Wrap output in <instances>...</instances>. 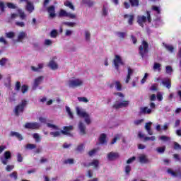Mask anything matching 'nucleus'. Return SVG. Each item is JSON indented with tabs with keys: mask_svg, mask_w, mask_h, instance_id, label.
<instances>
[{
	"mask_svg": "<svg viewBox=\"0 0 181 181\" xmlns=\"http://www.w3.org/2000/svg\"><path fill=\"white\" fill-rule=\"evenodd\" d=\"M149 52V44L148 42L143 40L141 45L139 47V54L144 59Z\"/></svg>",
	"mask_w": 181,
	"mask_h": 181,
	"instance_id": "1",
	"label": "nucleus"
},
{
	"mask_svg": "<svg viewBox=\"0 0 181 181\" xmlns=\"http://www.w3.org/2000/svg\"><path fill=\"white\" fill-rule=\"evenodd\" d=\"M28 105V100H23L20 104L16 106L13 112L16 117H19L20 114H23V111H25V107Z\"/></svg>",
	"mask_w": 181,
	"mask_h": 181,
	"instance_id": "2",
	"label": "nucleus"
},
{
	"mask_svg": "<svg viewBox=\"0 0 181 181\" xmlns=\"http://www.w3.org/2000/svg\"><path fill=\"white\" fill-rule=\"evenodd\" d=\"M129 105V101L122 99H118L117 101L112 105L115 110H119V108H127Z\"/></svg>",
	"mask_w": 181,
	"mask_h": 181,
	"instance_id": "3",
	"label": "nucleus"
},
{
	"mask_svg": "<svg viewBox=\"0 0 181 181\" xmlns=\"http://www.w3.org/2000/svg\"><path fill=\"white\" fill-rule=\"evenodd\" d=\"M83 84V82L80 78H75V79L69 80L68 81V86L69 88H77V87H81Z\"/></svg>",
	"mask_w": 181,
	"mask_h": 181,
	"instance_id": "4",
	"label": "nucleus"
},
{
	"mask_svg": "<svg viewBox=\"0 0 181 181\" xmlns=\"http://www.w3.org/2000/svg\"><path fill=\"white\" fill-rule=\"evenodd\" d=\"M113 64L115 66V69L118 71L119 70V66H124V61H122V58L119 55H115L113 59Z\"/></svg>",
	"mask_w": 181,
	"mask_h": 181,
	"instance_id": "5",
	"label": "nucleus"
},
{
	"mask_svg": "<svg viewBox=\"0 0 181 181\" xmlns=\"http://www.w3.org/2000/svg\"><path fill=\"white\" fill-rule=\"evenodd\" d=\"M119 153L118 152L111 151L107 155V159L110 162H113L114 160H117V159H119Z\"/></svg>",
	"mask_w": 181,
	"mask_h": 181,
	"instance_id": "6",
	"label": "nucleus"
},
{
	"mask_svg": "<svg viewBox=\"0 0 181 181\" xmlns=\"http://www.w3.org/2000/svg\"><path fill=\"white\" fill-rule=\"evenodd\" d=\"M4 156V159L3 158H1V163H3V165H8V161L12 159V153L9 151H5Z\"/></svg>",
	"mask_w": 181,
	"mask_h": 181,
	"instance_id": "7",
	"label": "nucleus"
},
{
	"mask_svg": "<svg viewBox=\"0 0 181 181\" xmlns=\"http://www.w3.org/2000/svg\"><path fill=\"white\" fill-rule=\"evenodd\" d=\"M24 127L26 129H39L40 124L37 122H27Z\"/></svg>",
	"mask_w": 181,
	"mask_h": 181,
	"instance_id": "8",
	"label": "nucleus"
},
{
	"mask_svg": "<svg viewBox=\"0 0 181 181\" xmlns=\"http://www.w3.org/2000/svg\"><path fill=\"white\" fill-rule=\"evenodd\" d=\"M43 80H45V77L43 76H38L37 78H35L34 81L33 90H36V88H37V87L42 84Z\"/></svg>",
	"mask_w": 181,
	"mask_h": 181,
	"instance_id": "9",
	"label": "nucleus"
},
{
	"mask_svg": "<svg viewBox=\"0 0 181 181\" xmlns=\"http://www.w3.org/2000/svg\"><path fill=\"white\" fill-rule=\"evenodd\" d=\"M47 11L49 15V18H52V19L56 18V8L54 7V6H49L48 8H47Z\"/></svg>",
	"mask_w": 181,
	"mask_h": 181,
	"instance_id": "10",
	"label": "nucleus"
},
{
	"mask_svg": "<svg viewBox=\"0 0 181 181\" xmlns=\"http://www.w3.org/2000/svg\"><path fill=\"white\" fill-rule=\"evenodd\" d=\"M64 130H61L62 134L63 135H70V132L73 131L74 128L73 126L69 125V126H64L63 127Z\"/></svg>",
	"mask_w": 181,
	"mask_h": 181,
	"instance_id": "11",
	"label": "nucleus"
},
{
	"mask_svg": "<svg viewBox=\"0 0 181 181\" xmlns=\"http://www.w3.org/2000/svg\"><path fill=\"white\" fill-rule=\"evenodd\" d=\"M78 129L80 131L81 135H86V134H87V132H86V129H87V127H86V124L83 123V122H79Z\"/></svg>",
	"mask_w": 181,
	"mask_h": 181,
	"instance_id": "12",
	"label": "nucleus"
},
{
	"mask_svg": "<svg viewBox=\"0 0 181 181\" xmlns=\"http://www.w3.org/2000/svg\"><path fill=\"white\" fill-rule=\"evenodd\" d=\"M146 22V16H138L137 23L141 28H144V23Z\"/></svg>",
	"mask_w": 181,
	"mask_h": 181,
	"instance_id": "13",
	"label": "nucleus"
},
{
	"mask_svg": "<svg viewBox=\"0 0 181 181\" xmlns=\"http://www.w3.org/2000/svg\"><path fill=\"white\" fill-rule=\"evenodd\" d=\"M162 84L168 90L172 88V81L168 78H165L162 81Z\"/></svg>",
	"mask_w": 181,
	"mask_h": 181,
	"instance_id": "14",
	"label": "nucleus"
},
{
	"mask_svg": "<svg viewBox=\"0 0 181 181\" xmlns=\"http://www.w3.org/2000/svg\"><path fill=\"white\" fill-rule=\"evenodd\" d=\"M133 74H134V69L129 67L127 69V76L125 78L126 84H128V83H129V81L131 80V76Z\"/></svg>",
	"mask_w": 181,
	"mask_h": 181,
	"instance_id": "15",
	"label": "nucleus"
},
{
	"mask_svg": "<svg viewBox=\"0 0 181 181\" xmlns=\"http://www.w3.org/2000/svg\"><path fill=\"white\" fill-rule=\"evenodd\" d=\"M25 9L28 12H29V13H32V12L35 11V6H33V4H32V2L28 1Z\"/></svg>",
	"mask_w": 181,
	"mask_h": 181,
	"instance_id": "16",
	"label": "nucleus"
},
{
	"mask_svg": "<svg viewBox=\"0 0 181 181\" xmlns=\"http://www.w3.org/2000/svg\"><path fill=\"white\" fill-rule=\"evenodd\" d=\"M129 18V20H128V23L129 25H134V14H131V15H128V14H124V19H127Z\"/></svg>",
	"mask_w": 181,
	"mask_h": 181,
	"instance_id": "17",
	"label": "nucleus"
},
{
	"mask_svg": "<svg viewBox=\"0 0 181 181\" xmlns=\"http://www.w3.org/2000/svg\"><path fill=\"white\" fill-rule=\"evenodd\" d=\"M99 142L101 145H105L107 144V134L103 133L99 137Z\"/></svg>",
	"mask_w": 181,
	"mask_h": 181,
	"instance_id": "18",
	"label": "nucleus"
},
{
	"mask_svg": "<svg viewBox=\"0 0 181 181\" xmlns=\"http://www.w3.org/2000/svg\"><path fill=\"white\" fill-rule=\"evenodd\" d=\"M152 112V109H149L148 108V107H141L140 108V112L139 114L142 115V114H151Z\"/></svg>",
	"mask_w": 181,
	"mask_h": 181,
	"instance_id": "19",
	"label": "nucleus"
},
{
	"mask_svg": "<svg viewBox=\"0 0 181 181\" xmlns=\"http://www.w3.org/2000/svg\"><path fill=\"white\" fill-rule=\"evenodd\" d=\"M25 37H28V34L23 31L20 32L18 35L17 42H22Z\"/></svg>",
	"mask_w": 181,
	"mask_h": 181,
	"instance_id": "20",
	"label": "nucleus"
},
{
	"mask_svg": "<svg viewBox=\"0 0 181 181\" xmlns=\"http://www.w3.org/2000/svg\"><path fill=\"white\" fill-rule=\"evenodd\" d=\"M76 114L77 115H78V117H80L81 118H84L85 117H87V115H88V113L82 111L80 108L76 107Z\"/></svg>",
	"mask_w": 181,
	"mask_h": 181,
	"instance_id": "21",
	"label": "nucleus"
},
{
	"mask_svg": "<svg viewBox=\"0 0 181 181\" xmlns=\"http://www.w3.org/2000/svg\"><path fill=\"white\" fill-rule=\"evenodd\" d=\"M48 66L52 69V70H57V69H59V66L54 60H51Z\"/></svg>",
	"mask_w": 181,
	"mask_h": 181,
	"instance_id": "22",
	"label": "nucleus"
},
{
	"mask_svg": "<svg viewBox=\"0 0 181 181\" xmlns=\"http://www.w3.org/2000/svg\"><path fill=\"white\" fill-rule=\"evenodd\" d=\"M11 136H16L18 141H22L23 140V136H22V134L16 132H11Z\"/></svg>",
	"mask_w": 181,
	"mask_h": 181,
	"instance_id": "23",
	"label": "nucleus"
},
{
	"mask_svg": "<svg viewBox=\"0 0 181 181\" xmlns=\"http://www.w3.org/2000/svg\"><path fill=\"white\" fill-rule=\"evenodd\" d=\"M132 8H138L139 6V0H129Z\"/></svg>",
	"mask_w": 181,
	"mask_h": 181,
	"instance_id": "24",
	"label": "nucleus"
},
{
	"mask_svg": "<svg viewBox=\"0 0 181 181\" xmlns=\"http://www.w3.org/2000/svg\"><path fill=\"white\" fill-rule=\"evenodd\" d=\"M99 165H100V161H98V160L97 159H94L93 160L92 162L88 163V166H94L95 169L98 168Z\"/></svg>",
	"mask_w": 181,
	"mask_h": 181,
	"instance_id": "25",
	"label": "nucleus"
},
{
	"mask_svg": "<svg viewBox=\"0 0 181 181\" xmlns=\"http://www.w3.org/2000/svg\"><path fill=\"white\" fill-rule=\"evenodd\" d=\"M58 16L59 18H67V16H69V13L64 9H61Z\"/></svg>",
	"mask_w": 181,
	"mask_h": 181,
	"instance_id": "26",
	"label": "nucleus"
},
{
	"mask_svg": "<svg viewBox=\"0 0 181 181\" xmlns=\"http://www.w3.org/2000/svg\"><path fill=\"white\" fill-rule=\"evenodd\" d=\"M17 12L19 14L20 19H21V21L26 19V14H25V12L22 11V9L21 8L18 9Z\"/></svg>",
	"mask_w": 181,
	"mask_h": 181,
	"instance_id": "27",
	"label": "nucleus"
},
{
	"mask_svg": "<svg viewBox=\"0 0 181 181\" xmlns=\"http://www.w3.org/2000/svg\"><path fill=\"white\" fill-rule=\"evenodd\" d=\"M139 162L140 163H148L149 160H148V158H146V156L145 155H141L139 158Z\"/></svg>",
	"mask_w": 181,
	"mask_h": 181,
	"instance_id": "28",
	"label": "nucleus"
},
{
	"mask_svg": "<svg viewBox=\"0 0 181 181\" xmlns=\"http://www.w3.org/2000/svg\"><path fill=\"white\" fill-rule=\"evenodd\" d=\"M64 6H66L67 8H69V9H71V11H74V6L73 4L69 1H66L64 3Z\"/></svg>",
	"mask_w": 181,
	"mask_h": 181,
	"instance_id": "29",
	"label": "nucleus"
},
{
	"mask_svg": "<svg viewBox=\"0 0 181 181\" xmlns=\"http://www.w3.org/2000/svg\"><path fill=\"white\" fill-rule=\"evenodd\" d=\"M115 86L117 91H121L122 90V85L121 84V82H119V81H115Z\"/></svg>",
	"mask_w": 181,
	"mask_h": 181,
	"instance_id": "30",
	"label": "nucleus"
},
{
	"mask_svg": "<svg viewBox=\"0 0 181 181\" xmlns=\"http://www.w3.org/2000/svg\"><path fill=\"white\" fill-rule=\"evenodd\" d=\"M83 4L88 6L90 8L94 5V1L91 0H82Z\"/></svg>",
	"mask_w": 181,
	"mask_h": 181,
	"instance_id": "31",
	"label": "nucleus"
},
{
	"mask_svg": "<svg viewBox=\"0 0 181 181\" xmlns=\"http://www.w3.org/2000/svg\"><path fill=\"white\" fill-rule=\"evenodd\" d=\"M49 134L51 136H53V138H57V136H60V135H62V131L52 132Z\"/></svg>",
	"mask_w": 181,
	"mask_h": 181,
	"instance_id": "32",
	"label": "nucleus"
},
{
	"mask_svg": "<svg viewBox=\"0 0 181 181\" xmlns=\"http://www.w3.org/2000/svg\"><path fill=\"white\" fill-rule=\"evenodd\" d=\"M43 64H38V67L31 66V70H33V71H40V70L43 68Z\"/></svg>",
	"mask_w": 181,
	"mask_h": 181,
	"instance_id": "33",
	"label": "nucleus"
},
{
	"mask_svg": "<svg viewBox=\"0 0 181 181\" xmlns=\"http://www.w3.org/2000/svg\"><path fill=\"white\" fill-rule=\"evenodd\" d=\"M57 35H59V33L57 32V30H52L50 33V36L53 39H56L57 37Z\"/></svg>",
	"mask_w": 181,
	"mask_h": 181,
	"instance_id": "34",
	"label": "nucleus"
},
{
	"mask_svg": "<svg viewBox=\"0 0 181 181\" xmlns=\"http://www.w3.org/2000/svg\"><path fill=\"white\" fill-rule=\"evenodd\" d=\"M165 47L168 50V52H170V53H173L175 50V47H173V45H165Z\"/></svg>",
	"mask_w": 181,
	"mask_h": 181,
	"instance_id": "35",
	"label": "nucleus"
},
{
	"mask_svg": "<svg viewBox=\"0 0 181 181\" xmlns=\"http://www.w3.org/2000/svg\"><path fill=\"white\" fill-rule=\"evenodd\" d=\"M9 177L14 180H18V172L13 171L9 175Z\"/></svg>",
	"mask_w": 181,
	"mask_h": 181,
	"instance_id": "36",
	"label": "nucleus"
},
{
	"mask_svg": "<svg viewBox=\"0 0 181 181\" xmlns=\"http://www.w3.org/2000/svg\"><path fill=\"white\" fill-rule=\"evenodd\" d=\"M47 127L48 128H52V129H55L56 131H59V126H57L55 124H50V123H47Z\"/></svg>",
	"mask_w": 181,
	"mask_h": 181,
	"instance_id": "37",
	"label": "nucleus"
},
{
	"mask_svg": "<svg viewBox=\"0 0 181 181\" xmlns=\"http://www.w3.org/2000/svg\"><path fill=\"white\" fill-rule=\"evenodd\" d=\"M131 170H132V169L131 168V165H127L125 166L124 172H125L126 175H129V173H131Z\"/></svg>",
	"mask_w": 181,
	"mask_h": 181,
	"instance_id": "38",
	"label": "nucleus"
},
{
	"mask_svg": "<svg viewBox=\"0 0 181 181\" xmlns=\"http://www.w3.org/2000/svg\"><path fill=\"white\" fill-rule=\"evenodd\" d=\"M91 38V33H90V31L85 30V39L88 42L90 39Z\"/></svg>",
	"mask_w": 181,
	"mask_h": 181,
	"instance_id": "39",
	"label": "nucleus"
},
{
	"mask_svg": "<svg viewBox=\"0 0 181 181\" xmlns=\"http://www.w3.org/2000/svg\"><path fill=\"white\" fill-rule=\"evenodd\" d=\"M6 37H7L8 39H13V37H15V33L8 32L6 33Z\"/></svg>",
	"mask_w": 181,
	"mask_h": 181,
	"instance_id": "40",
	"label": "nucleus"
},
{
	"mask_svg": "<svg viewBox=\"0 0 181 181\" xmlns=\"http://www.w3.org/2000/svg\"><path fill=\"white\" fill-rule=\"evenodd\" d=\"M173 144H174V147H173V148H174L175 151H181V145L179 144V143L175 141Z\"/></svg>",
	"mask_w": 181,
	"mask_h": 181,
	"instance_id": "41",
	"label": "nucleus"
},
{
	"mask_svg": "<svg viewBox=\"0 0 181 181\" xmlns=\"http://www.w3.org/2000/svg\"><path fill=\"white\" fill-rule=\"evenodd\" d=\"M116 35L119 36L121 39H125V36H127V33L123 32H117Z\"/></svg>",
	"mask_w": 181,
	"mask_h": 181,
	"instance_id": "42",
	"label": "nucleus"
},
{
	"mask_svg": "<svg viewBox=\"0 0 181 181\" xmlns=\"http://www.w3.org/2000/svg\"><path fill=\"white\" fill-rule=\"evenodd\" d=\"M34 139H35V142H40L41 139H40V136H39V134L37 133H35L33 135Z\"/></svg>",
	"mask_w": 181,
	"mask_h": 181,
	"instance_id": "43",
	"label": "nucleus"
},
{
	"mask_svg": "<svg viewBox=\"0 0 181 181\" xmlns=\"http://www.w3.org/2000/svg\"><path fill=\"white\" fill-rule=\"evenodd\" d=\"M83 118H85V122L87 124V125H90L91 124V119H90V115H87V116H85Z\"/></svg>",
	"mask_w": 181,
	"mask_h": 181,
	"instance_id": "44",
	"label": "nucleus"
},
{
	"mask_svg": "<svg viewBox=\"0 0 181 181\" xmlns=\"http://www.w3.org/2000/svg\"><path fill=\"white\" fill-rule=\"evenodd\" d=\"M160 64L155 62L153 69V70H158V71H160Z\"/></svg>",
	"mask_w": 181,
	"mask_h": 181,
	"instance_id": "45",
	"label": "nucleus"
},
{
	"mask_svg": "<svg viewBox=\"0 0 181 181\" xmlns=\"http://www.w3.org/2000/svg\"><path fill=\"white\" fill-rule=\"evenodd\" d=\"M26 149H35L36 148V144H28L25 146Z\"/></svg>",
	"mask_w": 181,
	"mask_h": 181,
	"instance_id": "46",
	"label": "nucleus"
},
{
	"mask_svg": "<svg viewBox=\"0 0 181 181\" xmlns=\"http://www.w3.org/2000/svg\"><path fill=\"white\" fill-rule=\"evenodd\" d=\"M6 5L9 9H16V5L13 4V3L8 2Z\"/></svg>",
	"mask_w": 181,
	"mask_h": 181,
	"instance_id": "47",
	"label": "nucleus"
},
{
	"mask_svg": "<svg viewBox=\"0 0 181 181\" xmlns=\"http://www.w3.org/2000/svg\"><path fill=\"white\" fill-rule=\"evenodd\" d=\"M165 70H166L167 74H172V73L173 72V69H172V66H167L165 67Z\"/></svg>",
	"mask_w": 181,
	"mask_h": 181,
	"instance_id": "48",
	"label": "nucleus"
},
{
	"mask_svg": "<svg viewBox=\"0 0 181 181\" xmlns=\"http://www.w3.org/2000/svg\"><path fill=\"white\" fill-rule=\"evenodd\" d=\"M66 112H68V115H69L70 118H73V112H71V110L69 106H66Z\"/></svg>",
	"mask_w": 181,
	"mask_h": 181,
	"instance_id": "49",
	"label": "nucleus"
},
{
	"mask_svg": "<svg viewBox=\"0 0 181 181\" xmlns=\"http://www.w3.org/2000/svg\"><path fill=\"white\" fill-rule=\"evenodd\" d=\"M16 25L19 28H25V23L23 21H16Z\"/></svg>",
	"mask_w": 181,
	"mask_h": 181,
	"instance_id": "50",
	"label": "nucleus"
},
{
	"mask_svg": "<svg viewBox=\"0 0 181 181\" xmlns=\"http://www.w3.org/2000/svg\"><path fill=\"white\" fill-rule=\"evenodd\" d=\"M21 82L17 81L16 83L15 90L16 91H21Z\"/></svg>",
	"mask_w": 181,
	"mask_h": 181,
	"instance_id": "51",
	"label": "nucleus"
},
{
	"mask_svg": "<svg viewBox=\"0 0 181 181\" xmlns=\"http://www.w3.org/2000/svg\"><path fill=\"white\" fill-rule=\"evenodd\" d=\"M78 100L81 103H88V99H87L86 97H78Z\"/></svg>",
	"mask_w": 181,
	"mask_h": 181,
	"instance_id": "52",
	"label": "nucleus"
},
{
	"mask_svg": "<svg viewBox=\"0 0 181 181\" xmlns=\"http://www.w3.org/2000/svg\"><path fill=\"white\" fill-rule=\"evenodd\" d=\"M64 24H65L66 26H69V28H74V26H76V23L73 22H65Z\"/></svg>",
	"mask_w": 181,
	"mask_h": 181,
	"instance_id": "53",
	"label": "nucleus"
},
{
	"mask_svg": "<svg viewBox=\"0 0 181 181\" xmlns=\"http://www.w3.org/2000/svg\"><path fill=\"white\" fill-rule=\"evenodd\" d=\"M151 91H158V83H153L150 88Z\"/></svg>",
	"mask_w": 181,
	"mask_h": 181,
	"instance_id": "54",
	"label": "nucleus"
},
{
	"mask_svg": "<svg viewBox=\"0 0 181 181\" xmlns=\"http://www.w3.org/2000/svg\"><path fill=\"white\" fill-rule=\"evenodd\" d=\"M146 19L148 22V23H151L152 22V18L151 17V12L150 11H146Z\"/></svg>",
	"mask_w": 181,
	"mask_h": 181,
	"instance_id": "55",
	"label": "nucleus"
},
{
	"mask_svg": "<svg viewBox=\"0 0 181 181\" xmlns=\"http://www.w3.org/2000/svg\"><path fill=\"white\" fill-rule=\"evenodd\" d=\"M28 88H29L28 87V86L23 85L21 86V91H22L23 94H25V93H26V91H28Z\"/></svg>",
	"mask_w": 181,
	"mask_h": 181,
	"instance_id": "56",
	"label": "nucleus"
},
{
	"mask_svg": "<svg viewBox=\"0 0 181 181\" xmlns=\"http://www.w3.org/2000/svg\"><path fill=\"white\" fill-rule=\"evenodd\" d=\"M165 149H166V148L165 146L158 147L156 148V151H157V152H158V153H163V152H165Z\"/></svg>",
	"mask_w": 181,
	"mask_h": 181,
	"instance_id": "57",
	"label": "nucleus"
},
{
	"mask_svg": "<svg viewBox=\"0 0 181 181\" xmlns=\"http://www.w3.org/2000/svg\"><path fill=\"white\" fill-rule=\"evenodd\" d=\"M17 161L23 162V157L22 156V154H21V153H18L17 154Z\"/></svg>",
	"mask_w": 181,
	"mask_h": 181,
	"instance_id": "58",
	"label": "nucleus"
},
{
	"mask_svg": "<svg viewBox=\"0 0 181 181\" xmlns=\"http://www.w3.org/2000/svg\"><path fill=\"white\" fill-rule=\"evenodd\" d=\"M96 153H97V148H93L88 153V155H89L90 156H93V155H95Z\"/></svg>",
	"mask_w": 181,
	"mask_h": 181,
	"instance_id": "59",
	"label": "nucleus"
},
{
	"mask_svg": "<svg viewBox=\"0 0 181 181\" xmlns=\"http://www.w3.org/2000/svg\"><path fill=\"white\" fill-rule=\"evenodd\" d=\"M84 148V145L80 144L77 146L76 148V152H82L83 149Z\"/></svg>",
	"mask_w": 181,
	"mask_h": 181,
	"instance_id": "60",
	"label": "nucleus"
},
{
	"mask_svg": "<svg viewBox=\"0 0 181 181\" xmlns=\"http://www.w3.org/2000/svg\"><path fill=\"white\" fill-rule=\"evenodd\" d=\"M136 159V156H133V157L129 158V159L127 160V165H129V164L132 163V162H134V160H135Z\"/></svg>",
	"mask_w": 181,
	"mask_h": 181,
	"instance_id": "61",
	"label": "nucleus"
},
{
	"mask_svg": "<svg viewBox=\"0 0 181 181\" xmlns=\"http://www.w3.org/2000/svg\"><path fill=\"white\" fill-rule=\"evenodd\" d=\"M144 121V119H137L134 122V125H141L142 124V122Z\"/></svg>",
	"mask_w": 181,
	"mask_h": 181,
	"instance_id": "62",
	"label": "nucleus"
},
{
	"mask_svg": "<svg viewBox=\"0 0 181 181\" xmlns=\"http://www.w3.org/2000/svg\"><path fill=\"white\" fill-rule=\"evenodd\" d=\"M13 168H15L14 165H8L6 168V170L7 172H11L13 169Z\"/></svg>",
	"mask_w": 181,
	"mask_h": 181,
	"instance_id": "63",
	"label": "nucleus"
},
{
	"mask_svg": "<svg viewBox=\"0 0 181 181\" xmlns=\"http://www.w3.org/2000/svg\"><path fill=\"white\" fill-rule=\"evenodd\" d=\"M180 127V119H177V120H175V124H174V128H177V127Z\"/></svg>",
	"mask_w": 181,
	"mask_h": 181,
	"instance_id": "64",
	"label": "nucleus"
}]
</instances>
